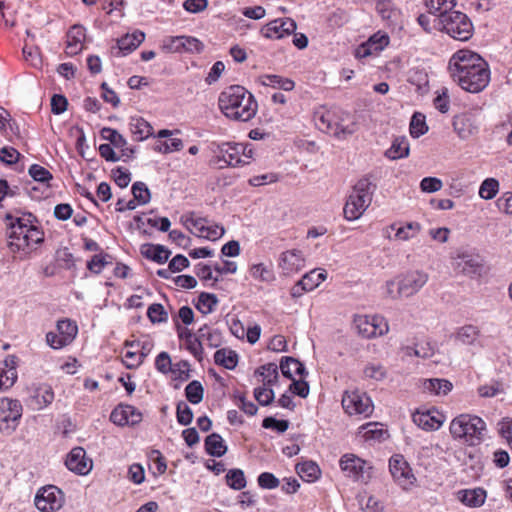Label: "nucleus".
I'll return each instance as SVG.
<instances>
[{
    "mask_svg": "<svg viewBox=\"0 0 512 512\" xmlns=\"http://www.w3.org/2000/svg\"><path fill=\"white\" fill-rule=\"evenodd\" d=\"M448 68L454 82L467 92L479 93L490 82L487 62L473 51L462 49L454 53Z\"/></svg>",
    "mask_w": 512,
    "mask_h": 512,
    "instance_id": "f257e3e1",
    "label": "nucleus"
},
{
    "mask_svg": "<svg viewBox=\"0 0 512 512\" xmlns=\"http://www.w3.org/2000/svg\"><path fill=\"white\" fill-rule=\"evenodd\" d=\"M218 105L221 112L234 121L248 122L258 111V103L253 94L240 85H232L222 91Z\"/></svg>",
    "mask_w": 512,
    "mask_h": 512,
    "instance_id": "f03ea898",
    "label": "nucleus"
},
{
    "mask_svg": "<svg viewBox=\"0 0 512 512\" xmlns=\"http://www.w3.org/2000/svg\"><path fill=\"white\" fill-rule=\"evenodd\" d=\"M34 220L32 214H25L10 224L8 246L12 252L28 254L43 241V232L33 224Z\"/></svg>",
    "mask_w": 512,
    "mask_h": 512,
    "instance_id": "7ed1b4c3",
    "label": "nucleus"
},
{
    "mask_svg": "<svg viewBox=\"0 0 512 512\" xmlns=\"http://www.w3.org/2000/svg\"><path fill=\"white\" fill-rule=\"evenodd\" d=\"M314 121L320 131L338 139H346L356 131V124L350 114L341 109L317 111Z\"/></svg>",
    "mask_w": 512,
    "mask_h": 512,
    "instance_id": "20e7f679",
    "label": "nucleus"
},
{
    "mask_svg": "<svg viewBox=\"0 0 512 512\" xmlns=\"http://www.w3.org/2000/svg\"><path fill=\"white\" fill-rule=\"evenodd\" d=\"M374 186L369 178L360 179L353 187L344 209V217L349 220H357L366 211L372 201Z\"/></svg>",
    "mask_w": 512,
    "mask_h": 512,
    "instance_id": "39448f33",
    "label": "nucleus"
},
{
    "mask_svg": "<svg viewBox=\"0 0 512 512\" xmlns=\"http://www.w3.org/2000/svg\"><path fill=\"white\" fill-rule=\"evenodd\" d=\"M449 429L454 439H464L469 445H476L482 439L486 424L478 416L461 414L451 421Z\"/></svg>",
    "mask_w": 512,
    "mask_h": 512,
    "instance_id": "423d86ee",
    "label": "nucleus"
},
{
    "mask_svg": "<svg viewBox=\"0 0 512 512\" xmlns=\"http://www.w3.org/2000/svg\"><path fill=\"white\" fill-rule=\"evenodd\" d=\"M441 30L450 37L459 41L469 40L474 32V27L469 17L456 10H451L438 20Z\"/></svg>",
    "mask_w": 512,
    "mask_h": 512,
    "instance_id": "0eeeda50",
    "label": "nucleus"
},
{
    "mask_svg": "<svg viewBox=\"0 0 512 512\" xmlns=\"http://www.w3.org/2000/svg\"><path fill=\"white\" fill-rule=\"evenodd\" d=\"M23 407L19 400L11 398L0 399V431L11 434L17 428L22 417Z\"/></svg>",
    "mask_w": 512,
    "mask_h": 512,
    "instance_id": "6e6552de",
    "label": "nucleus"
},
{
    "mask_svg": "<svg viewBox=\"0 0 512 512\" xmlns=\"http://www.w3.org/2000/svg\"><path fill=\"white\" fill-rule=\"evenodd\" d=\"M342 407L350 416L369 417L373 412V403L366 393L358 390L346 391L342 397Z\"/></svg>",
    "mask_w": 512,
    "mask_h": 512,
    "instance_id": "1a4fd4ad",
    "label": "nucleus"
},
{
    "mask_svg": "<svg viewBox=\"0 0 512 512\" xmlns=\"http://www.w3.org/2000/svg\"><path fill=\"white\" fill-rule=\"evenodd\" d=\"M216 155V163L219 168L225 166H242L249 164L248 158L250 156L244 154V148L240 144L222 143L218 144L214 150Z\"/></svg>",
    "mask_w": 512,
    "mask_h": 512,
    "instance_id": "9d476101",
    "label": "nucleus"
},
{
    "mask_svg": "<svg viewBox=\"0 0 512 512\" xmlns=\"http://www.w3.org/2000/svg\"><path fill=\"white\" fill-rule=\"evenodd\" d=\"M35 506L42 512H53L64 504L63 492L54 485H48L38 490L34 499Z\"/></svg>",
    "mask_w": 512,
    "mask_h": 512,
    "instance_id": "9b49d317",
    "label": "nucleus"
},
{
    "mask_svg": "<svg viewBox=\"0 0 512 512\" xmlns=\"http://www.w3.org/2000/svg\"><path fill=\"white\" fill-rule=\"evenodd\" d=\"M389 470L395 480L403 489H409L414 485L416 477L412 469L402 455H394L389 460Z\"/></svg>",
    "mask_w": 512,
    "mask_h": 512,
    "instance_id": "f8f14e48",
    "label": "nucleus"
},
{
    "mask_svg": "<svg viewBox=\"0 0 512 512\" xmlns=\"http://www.w3.org/2000/svg\"><path fill=\"white\" fill-rule=\"evenodd\" d=\"M429 276L419 270L409 271L398 277L399 293L402 297L415 295L427 283Z\"/></svg>",
    "mask_w": 512,
    "mask_h": 512,
    "instance_id": "ddd939ff",
    "label": "nucleus"
},
{
    "mask_svg": "<svg viewBox=\"0 0 512 512\" xmlns=\"http://www.w3.org/2000/svg\"><path fill=\"white\" fill-rule=\"evenodd\" d=\"M452 337L458 345L469 346L473 349H482L485 347L484 336L480 329L472 324L457 328Z\"/></svg>",
    "mask_w": 512,
    "mask_h": 512,
    "instance_id": "4468645a",
    "label": "nucleus"
},
{
    "mask_svg": "<svg viewBox=\"0 0 512 512\" xmlns=\"http://www.w3.org/2000/svg\"><path fill=\"white\" fill-rule=\"evenodd\" d=\"M339 464L346 475L354 480L365 481L369 477L368 470L371 469V466L354 454L343 455Z\"/></svg>",
    "mask_w": 512,
    "mask_h": 512,
    "instance_id": "2eb2a0df",
    "label": "nucleus"
},
{
    "mask_svg": "<svg viewBox=\"0 0 512 512\" xmlns=\"http://www.w3.org/2000/svg\"><path fill=\"white\" fill-rule=\"evenodd\" d=\"M354 323L358 333L364 338H373L388 332V325L383 323V318L377 316H358Z\"/></svg>",
    "mask_w": 512,
    "mask_h": 512,
    "instance_id": "dca6fc26",
    "label": "nucleus"
},
{
    "mask_svg": "<svg viewBox=\"0 0 512 512\" xmlns=\"http://www.w3.org/2000/svg\"><path fill=\"white\" fill-rule=\"evenodd\" d=\"M297 26L293 19H275L261 29V34L269 39H281L294 33Z\"/></svg>",
    "mask_w": 512,
    "mask_h": 512,
    "instance_id": "f3484780",
    "label": "nucleus"
},
{
    "mask_svg": "<svg viewBox=\"0 0 512 512\" xmlns=\"http://www.w3.org/2000/svg\"><path fill=\"white\" fill-rule=\"evenodd\" d=\"M482 258L477 254L462 252L455 258V266L461 273L473 277L480 275L483 269Z\"/></svg>",
    "mask_w": 512,
    "mask_h": 512,
    "instance_id": "a211bd4d",
    "label": "nucleus"
},
{
    "mask_svg": "<svg viewBox=\"0 0 512 512\" xmlns=\"http://www.w3.org/2000/svg\"><path fill=\"white\" fill-rule=\"evenodd\" d=\"M65 465L79 475H86L92 469V461L86 457V451L82 447H75L69 452Z\"/></svg>",
    "mask_w": 512,
    "mask_h": 512,
    "instance_id": "6ab92c4d",
    "label": "nucleus"
},
{
    "mask_svg": "<svg viewBox=\"0 0 512 512\" xmlns=\"http://www.w3.org/2000/svg\"><path fill=\"white\" fill-rule=\"evenodd\" d=\"M18 358L8 355L0 362V392L10 389L17 381Z\"/></svg>",
    "mask_w": 512,
    "mask_h": 512,
    "instance_id": "aec40b11",
    "label": "nucleus"
},
{
    "mask_svg": "<svg viewBox=\"0 0 512 512\" xmlns=\"http://www.w3.org/2000/svg\"><path fill=\"white\" fill-rule=\"evenodd\" d=\"M305 266V259L300 250L292 249L283 252L279 259V267L285 275L299 272Z\"/></svg>",
    "mask_w": 512,
    "mask_h": 512,
    "instance_id": "412c9836",
    "label": "nucleus"
},
{
    "mask_svg": "<svg viewBox=\"0 0 512 512\" xmlns=\"http://www.w3.org/2000/svg\"><path fill=\"white\" fill-rule=\"evenodd\" d=\"M389 43V37L387 35L374 34L369 38L368 42L361 45L357 51L356 56L364 58L372 54H376L382 51Z\"/></svg>",
    "mask_w": 512,
    "mask_h": 512,
    "instance_id": "4be33fe9",
    "label": "nucleus"
},
{
    "mask_svg": "<svg viewBox=\"0 0 512 512\" xmlns=\"http://www.w3.org/2000/svg\"><path fill=\"white\" fill-rule=\"evenodd\" d=\"M140 252L145 258L150 259L158 264H164L171 254L170 250L165 248L163 245H155L150 243L143 244L141 246Z\"/></svg>",
    "mask_w": 512,
    "mask_h": 512,
    "instance_id": "5701e85b",
    "label": "nucleus"
},
{
    "mask_svg": "<svg viewBox=\"0 0 512 512\" xmlns=\"http://www.w3.org/2000/svg\"><path fill=\"white\" fill-rule=\"evenodd\" d=\"M280 369L283 376L291 380L295 379L296 375L303 378L307 374L303 363L293 357H283L280 361Z\"/></svg>",
    "mask_w": 512,
    "mask_h": 512,
    "instance_id": "b1692460",
    "label": "nucleus"
},
{
    "mask_svg": "<svg viewBox=\"0 0 512 512\" xmlns=\"http://www.w3.org/2000/svg\"><path fill=\"white\" fill-rule=\"evenodd\" d=\"M130 134L134 140L143 141L153 135V128L142 117H130Z\"/></svg>",
    "mask_w": 512,
    "mask_h": 512,
    "instance_id": "393cba45",
    "label": "nucleus"
},
{
    "mask_svg": "<svg viewBox=\"0 0 512 512\" xmlns=\"http://www.w3.org/2000/svg\"><path fill=\"white\" fill-rule=\"evenodd\" d=\"M413 422L420 428L431 431L437 430L443 424V420L440 417L432 415L430 411L416 412L413 414Z\"/></svg>",
    "mask_w": 512,
    "mask_h": 512,
    "instance_id": "a878e982",
    "label": "nucleus"
},
{
    "mask_svg": "<svg viewBox=\"0 0 512 512\" xmlns=\"http://www.w3.org/2000/svg\"><path fill=\"white\" fill-rule=\"evenodd\" d=\"M130 192L133 195V199L130 200V210L135 209L137 205H145L151 200V192L144 182H135Z\"/></svg>",
    "mask_w": 512,
    "mask_h": 512,
    "instance_id": "bb28decb",
    "label": "nucleus"
},
{
    "mask_svg": "<svg viewBox=\"0 0 512 512\" xmlns=\"http://www.w3.org/2000/svg\"><path fill=\"white\" fill-rule=\"evenodd\" d=\"M460 501L469 507H480L486 499V491L481 488L459 491Z\"/></svg>",
    "mask_w": 512,
    "mask_h": 512,
    "instance_id": "cd10ccee",
    "label": "nucleus"
},
{
    "mask_svg": "<svg viewBox=\"0 0 512 512\" xmlns=\"http://www.w3.org/2000/svg\"><path fill=\"white\" fill-rule=\"evenodd\" d=\"M206 452L214 457H221L227 452V446L218 433H212L205 439Z\"/></svg>",
    "mask_w": 512,
    "mask_h": 512,
    "instance_id": "c85d7f7f",
    "label": "nucleus"
},
{
    "mask_svg": "<svg viewBox=\"0 0 512 512\" xmlns=\"http://www.w3.org/2000/svg\"><path fill=\"white\" fill-rule=\"evenodd\" d=\"M425 5L430 14L438 17V20L446 15L456 5V0H425Z\"/></svg>",
    "mask_w": 512,
    "mask_h": 512,
    "instance_id": "c756f323",
    "label": "nucleus"
},
{
    "mask_svg": "<svg viewBox=\"0 0 512 512\" xmlns=\"http://www.w3.org/2000/svg\"><path fill=\"white\" fill-rule=\"evenodd\" d=\"M57 332L63 339L62 343L69 345L76 337L78 333V327L74 321L70 319H62L57 321L56 325Z\"/></svg>",
    "mask_w": 512,
    "mask_h": 512,
    "instance_id": "7c9ffc66",
    "label": "nucleus"
},
{
    "mask_svg": "<svg viewBox=\"0 0 512 512\" xmlns=\"http://www.w3.org/2000/svg\"><path fill=\"white\" fill-rule=\"evenodd\" d=\"M85 28L81 25H74L67 33V48L71 53H76L81 49L85 40Z\"/></svg>",
    "mask_w": 512,
    "mask_h": 512,
    "instance_id": "2f4dec72",
    "label": "nucleus"
},
{
    "mask_svg": "<svg viewBox=\"0 0 512 512\" xmlns=\"http://www.w3.org/2000/svg\"><path fill=\"white\" fill-rule=\"evenodd\" d=\"M296 471L301 479L307 482L316 481L321 474L319 466L313 461H305L297 464Z\"/></svg>",
    "mask_w": 512,
    "mask_h": 512,
    "instance_id": "473e14b6",
    "label": "nucleus"
},
{
    "mask_svg": "<svg viewBox=\"0 0 512 512\" xmlns=\"http://www.w3.org/2000/svg\"><path fill=\"white\" fill-rule=\"evenodd\" d=\"M423 387L435 395H447L452 390L453 385L449 380L432 378L426 379Z\"/></svg>",
    "mask_w": 512,
    "mask_h": 512,
    "instance_id": "72a5a7b5",
    "label": "nucleus"
},
{
    "mask_svg": "<svg viewBox=\"0 0 512 512\" xmlns=\"http://www.w3.org/2000/svg\"><path fill=\"white\" fill-rule=\"evenodd\" d=\"M33 399L37 404V409H43L54 400V392L51 386L42 384L34 390Z\"/></svg>",
    "mask_w": 512,
    "mask_h": 512,
    "instance_id": "f704fd0d",
    "label": "nucleus"
},
{
    "mask_svg": "<svg viewBox=\"0 0 512 512\" xmlns=\"http://www.w3.org/2000/svg\"><path fill=\"white\" fill-rule=\"evenodd\" d=\"M214 361L216 364L232 370L237 366L238 355L232 350L219 349L214 354Z\"/></svg>",
    "mask_w": 512,
    "mask_h": 512,
    "instance_id": "c9c22d12",
    "label": "nucleus"
},
{
    "mask_svg": "<svg viewBox=\"0 0 512 512\" xmlns=\"http://www.w3.org/2000/svg\"><path fill=\"white\" fill-rule=\"evenodd\" d=\"M409 155V143L405 137L396 138L391 147L386 151V156L396 160Z\"/></svg>",
    "mask_w": 512,
    "mask_h": 512,
    "instance_id": "e433bc0d",
    "label": "nucleus"
},
{
    "mask_svg": "<svg viewBox=\"0 0 512 512\" xmlns=\"http://www.w3.org/2000/svg\"><path fill=\"white\" fill-rule=\"evenodd\" d=\"M390 228L396 230L395 237L398 240L408 241L418 235L421 225L418 222H409L399 228H396V224H392Z\"/></svg>",
    "mask_w": 512,
    "mask_h": 512,
    "instance_id": "4c0bfd02",
    "label": "nucleus"
},
{
    "mask_svg": "<svg viewBox=\"0 0 512 512\" xmlns=\"http://www.w3.org/2000/svg\"><path fill=\"white\" fill-rule=\"evenodd\" d=\"M255 374L262 377V381L265 386H271L278 379V366L275 363H267L260 366L255 371Z\"/></svg>",
    "mask_w": 512,
    "mask_h": 512,
    "instance_id": "58836bf2",
    "label": "nucleus"
},
{
    "mask_svg": "<svg viewBox=\"0 0 512 512\" xmlns=\"http://www.w3.org/2000/svg\"><path fill=\"white\" fill-rule=\"evenodd\" d=\"M262 83L265 86L282 89L284 91H291L295 87L293 80L279 75H265Z\"/></svg>",
    "mask_w": 512,
    "mask_h": 512,
    "instance_id": "ea45409f",
    "label": "nucleus"
},
{
    "mask_svg": "<svg viewBox=\"0 0 512 512\" xmlns=\"http://www.w3.org/2000/svg\"><path fill=\"white\" fill-rule=\"evenodd\" d=\"M217 304L218 299L215 294L202 292L198 297L196 308L202 314L207 315L214 311Z\"/></svg>",
    "mask_w": 512,
    "mask_h": 512,
    "instance_id": "a19ab883",
    "label": "nucleus"
},
{
    "mask_svg": "<svg viewBox=\"0 0 512 512\" xmlns=\"http://www.w3.org/2000/svg\"><path fill=\"white\" fill-rule=\"evenodd\" d=\"M327 277L325 270H312L306 273L300 280V284L304 285V289L312 291L320 285Z\"/></svg>",
    "mask_w": 512,
    "mask_h": 512,
    "instance_id": "79ce46f5",
    "label": "nucleus"
},
{
    "mask_svg": "<svg viewBox=\"0 0 512 512\" xmlns=\"http://www.w3.org/2000/svg\"><path fill=\"white\" fill-rule=\"evenodd\" d=\"M208 221L205 218L195 217L194 213L185 217L184 225L191 230L196 236L203 237Z\"/></svg>",
    "mask_w": 512,
    "mask_h": 512,
    "instance_id": "37998d69",
    "label": "nucleus"
},
{
    "mask_svg": "<svg viewBox=\"0 0 512 512\" xmlns=\"http://www.w3.org/2000/svg\"><path fill=\"white\" fill-rule=\"evenodd\" d=\"M227 485L234 490H242L246 487V478L243 470L234 468L230 469L226 476Z\"/></svg>",
    "mask_w": 512,
    "mask_h": 512,
    "instance_id": "c03bdc74",
    "label": "nucleus"
},
{
    "mask_svg": "<svg viewBox=\"0 0 512 512\" xmlns=\"http://www.w3.org/2000/svg\"><path fill=\"white\" fill-rule=\"evenodd\" d=\"M149 351L150 348H146L145 346L140 348L139 342L130 341V369L138 367L148 355Z\"/></svg>",
    "mask_w": 512,
    "mask_h": 512,
    "instance_id": "a18cd8bd",
    "label": "nucleus"
},
{
    "mask_svg": "<svg viewBox=\"0 0 512 512\" xmlns=\"http://www.w3.org/2000/svg\"><path fill=\"white\" fill-rule=\"evenodd\" d=\"M428 131L425 116L421 113H414L410 121V134L413 138H419Z\"/></svg>",
    "mask_w": 512,
    "mask_h": 512,
    "instance_id": "49530a36",
    "label": "nucleus"
},
{
    "mask_svg": "<svg viewBox=\"0 0 512 512\" xmlns=\"http://www.w3.org/2000/svg\"><path fill=\"white\" fill-rule=\"evenodd\" d=\"M204 389L202 384L194 380L190 382L185 388V396L192 404H198L203 400Z\"/></svg>",
    "mask_w": 512,
    "mask_h": 512,
    "instance_id": "de8ad7c7",
    "label": "nucleus"
},
{
    "mask_svg": "<svg viewBox=\"0 0 512 512\" xmlns=\"http://www.w3.org/2000/svg\"><path fill=\"white\" fill-rule=\"evenodd\" d=\"M183 146L181 139L170 138L169 140L158 141L154 146V150L162 154H168L174 151H180Z\"/></svg>",
    "mask_w": 512,
    "mask_h": 512,
    "instance_id": "09e8293b",
    "label": "nucleus"
},
{
    "mask_svg": "<svg viewBox=\"0 0 512 512\" xmlns=\"http://www.w3.org/2000/svg\"><path fill=\"white\" fill-rule=\"evenodd\" d=\"M198 335L202 341H206L210 347H218L221 344V333L217 330H210L207 325H204L198 330Z\"/></svg>",
    "mask_w": 512,
    "mask_h": 512,
    "instance_id": "8fccbe9b",
    "label": "nucleus"
},
{
    "mask_svg": "<svg viewBox=\"0 0 512 512\" xmlns=\"http://www.w3.org/2000/svg\"><path fill=\"white\" fill-rule=\"evenodd\" d=\"M498 189L499 182L494 178H487L479 188V196L482 199L490 200L496 196Z\"/></svg>",
    "mask_w": 512,
    "mask_h": 512,
    "instance_id": "3c124183",
    "label": "nucleus"
},
{
    "mask_svg": "<svg viewBox=\"0 0 512 512\" xmlns=\"http://www.w3.org/2000/svg\"><path fill=\"white\" fill-rule=\"evenodd\" d=\"M146 314L152 323H164L168 320V313L164 309L163 305L159 303L151 304L148 307Z\"/></svg>",
    "mask_w": 512,
    "mask_h": 512,
    "instance_id": "603ef678",
    "label": "nucleus"
},
{
    "mask_svg": "<svg viewBox=\"0 0 512 512\" xmlns=\"http://www.w3.org/2000/svg\"><path fill=\"white\" fill-rule=\"evenodd\" d=\"M128 406L120 403L110 414V421L117 426H126L128 424Z\"/></svg>",
    "mask_w": 512,
    "mask_h": 512,
    "instance_id": "864d4df0",
    "label": "nucleus"
},
{
    "mask_svg": "<svg viewBox=\"0 0 512 512\" xmlns=\"http://www.w3.org/2000/svg\"><path fill=\"white\" fill-rule=\"evenodd\" d=\"M407 352L411 355V352L417 357L426 359L430 358L435 353V347L430 342H421L415 345V347H407Z\"/></svg>",
    "mask_w": 512,
    "mask_h": 512,
    "instance_id": "5fc2aeb1",
    "label": "nucleus"
},
{
    "mask_svg": "<svg viewBox=\"0 0 512 512\" xmlns=\"http://www.w3.org/2000/svg\"><path fill=\"white\" fill-rule=\"evenodd\" d=\"M363 373L366 378L381 381L386 377L387 371L385 367L379 363H369Z\"/></svg>",
    "mask_w": 512,
    "mask_h": 512,
    "instance_id": "6e6d98bb",
    "label": "nucleus"
},
{
    "mask_svg": "<svg viewBox=\"0 0 512 512\" xmlns=\"http://www.w3.org/2000/svg\"><path fill=\"white\" fill-rule=\"evenodd\" d=\"M176 417L179 424L187 426L193 420V412L185 402L180 401L177 404Z\"/></svg>",
    "mask_w": 512,
    "mask_h": 512,
    "instance_id": "4d7b16f0",
    "label": "nucleus"
},
{
    "mask_svg": "<svg viewBox=\"0 0 512 512\" xmlns=\"http://www.w3.org/2000/svg\"><path fill=\"white\" fill-rule=\"evenodd\" d=\"M101 136L103 139L108 140L110 142L109 144L115 148H121L126 144L124 137L111 128H103L101 130Z\"/></svg>",
    "mask_w": 512,
    "mask_h": 512,
    "instance_id": "13d9d810",
    "label": "nucleus"
},
{
    "mask_svg": "<svg viewBox=\"0 0 512 512\" xmlns=\"http://www.w3.org/2000/svg\"><path fill=\"white\" fill-rule=\"evenodd\" d=\"M233 397L235 400V404L245 414H247L249 416H254L257 413L258 407L253 402L248 401L243 394L236 392V393H234Z\"/></svg>",
    "mask_w": 512,
    "mask_h": 512,
    "instance_id": "bf43d9fd",
    "label": "nucleus"
},
{
    "mask_svg": "<svg viewBox=\"0 0 512 512\" xmlns=\"http://www.w3.org/2000/svg\"><path fill=\"white\" fill-rule=\"evenodd\" d=\"M29 175L37 182L48 183L52 180V174L43 166L33 164L29 167Z\"/></svg>",
    "mask_w": 512,
    "mask_h": 512,
    "instance_id": "052dcab7",
    "label": "nucleus"
},
{
    "mask_svg": "<svg viewBox=\"0 0 512 512\" xmlns=\"http://www.w3.org/2000/svg\"><path fill=\"white\" fill-rule=\"evenodd\" d=\"M155 366L157 370L163 374H167L169 372L176 374V368H173L171 358L167 352H161L156 357Z\"/></svg>",
    "mask_w": 512,
    "mask_h": 512,
    "instance_id": "680f3d73",
    "label": "nucleus"
},
{
    "mask_svg": "<svg viewBox=\"0 0 512 512\" xmlns=\"http://www.w3.org/2000/svg\"><path fill=\"white\" fill-rule=\"evenodd\" d=\"M183 44V52L200 53L204 49V44L197 38L192 36H181Z\"/></svg>",
    "mask_w": 512,
    "mask_h": 512,
    "instance_id": "e2e57ef3",
    "label": "nucleus"
},
{
    "mask_svg": "<svg viewBox=\"0 0 512 512\" xmlns=\"http://www.w3.org/2000/svg\"><path fill=\"white\" fill-rule=\"evenodd\" d=\"M258 485L263 489H275L279 486V479L270 472H263L257 478Z\"/></svg>",
    "mask_w": 512,
    "mask_h": 512,
    "instance_id": "0e129e2a",
    "label": "nucleus"
},
{
    "mask_svg": "<svg viewBox=\"0 0 512 512\" xmlns=\"http://www.w3.org/2000/svg\"><path fill=\"white\" fill-rule=\"evenodd\" d=\"M162 50L170 53H179L183 52V44H182V37L181 36H175V37H169L163 40L162 42Z\"/></svg>",
    "mask_w": 512,
    "mask_h": 512,
    "instance_id": "69168bd1",
    "label": "nucleus"
},
{
    "mask_svg": "<svg viewBox=\"0 0 512 512\" xmlns=\"http://www.w3.org/2000/svg\"><path fill=\"white\" fill-rule=\"evenodd\" d=\"M254 397L262 406H267L274 400V391L265 387H258L254 390Z\"/></svg>",
    "mask_w": 512,
    "mask_h": 512,
    "instance_id": "338daca9",
    "label": "nucleus"
},
{
    "mask_svg": "<svg viewBox=\"0 0 512 512\" xmlns=\"http://www.w3.org/2000/svg\"><path fill=\"white\" fill-rule=\"evenodd\" d=\"M443 187V183L436 177H425L420 182V188L423 192L433 193L439 191Z\"/></svg>",
    "mask_w": 512,
    "mask_h": 512,
    "instance_id": "774afa93",
    "label": "nucleus"
}]
</instances>
